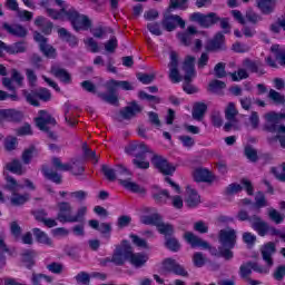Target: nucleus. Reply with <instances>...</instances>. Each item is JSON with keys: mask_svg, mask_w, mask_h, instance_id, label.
<instances>
[{"mask_svg": "<svg viewBox=\"0 0 285 285\" xmlns=\"http://www.w3.org/2000/svg\"><path fill=\"white\" fill-rule=\"evenodd\" d=\"M47 14L55 21H70L73 30L80 32V30H90L92 28V20L86 14H80L79 11L75 8L69 10L66 8L57 9H47Z\"/></svg>", "mask_w": 285, "mask_h": 285, "instance_id": "1", "label": "nucleus"}, {"mask_svg": "<svg viewBox=\"0 0 285 285\" xmlns=\"http://www.w3.org/2000/svg\"><path fill=\"white\" fill-rule=\"evenodd\" d=\"M189 19L206 30L215 28V26L219 23L224 35H230V19L226 17H219L217 12H194L190 14Z\"/></svg>", "mask_w": 285, "mask_h": 285, "instance_id": "2", "label": "nucleus"}, {"mask_svg": "<svg viewBox=\"0 0 285 285\" xmlns=\"http://www.w3.org/2000/svg\"><path fill=\"white\" fill-rule=\"evenodd\" d=\"M88 207L81 206L77 209L76 215L72 216V205L69 202L58 203L57 219L60 224H77L83 222Z\"/></svg>", "mask_w": 285, "mask_h": 285, "instance_id": "3", "label": "nucleus"}, {"mask_svg": "<svg viewBox=\"0 0 285 285\" xmlns=\"http://www.w3.org/2000/svg\"><path fill=\"white\" fill-rule=\"evenodd\" d=\"M108 94H99L98 97L110 104V106H119V96L117 95V90H134L132 85L128 80H116L110 79L106 83Z\"/></svg>", "mask_w": 285, "mask_h": 285, "instance_id": "4", "label": "nucleus"}, {"mask_svg": "<svg viewBox=\"0 0 285 285\" xmlns=\"http://www.w3.org/2000/svg\"><path fill=\"white\" fill-rule=\"evenodd\" d=\"M183 71L185 72L183 83V90L186 95H197L199 88L193 85V79H195L197 72L195 71V57L187 56L183 62Z\"/></svg>", "mask_w": 285, "mask_h": 285, "instance_id": "5", "label": "nucleus"}, {"mask_svg": "<svg viewBox=\"0 0 285 285\" xmlns=\"http://www.w3.org/2000/svg\"><path fill=\"white\" fill-rule=\"evenodd\" d=\"M122 258L124 264L126 262H130L135 268H141V266H146L148 262V256L141 253H132V246L128 244V240H122Z\"/></svg>", "mask_w": 285, "mask_h": 285, "instance_id": "6", "label": "nucleus"}, {"mask_svg": "<svg viewBox=\"0 0 285 285\" xmlns=\"http://www.w3.org/2000/svg\"><path fill=\"white\" fill-rule=\"evenodd\" d=\"M22 95L24 97V99L27 100L28 104H30V106H33L35 108H39V106H41L40 101H45L48 102L50 101V99H52V94L50 92V90L46 89V88H40L39 90H22Z\"/></svg>", "mask_w": 285, "mask_h": 285, "instance_id": "7", "label": "nucleus"}, {"mask_svg": "<svg viewBox=\"0 0 285 285\" xmlns=\"http://www.w3.org/2000/svg\"><path fill=\"white\" fill-rule=\"evenodd\" d=\"M49 125L56 126L57 120L55 117L48 114V111L40 110L39 117L36 118V126L39 128V130H42V132H47L48 138L55 141L57 140V136L55 135V131L50 130V127H48Z\"/></svg>", "mask_w": 285, "mask_h": 285, "instance_id": "8", "label": "nucleus"}, {"mask_svg": "<svg viewBox=\"0 0 285 285\" xmlns=\"http://www.w3.org/2000/svg\"><path fill=\"white\" fill-rule=\"evenodd\" d=\"M142 215L140 216V224L145 226H158L164 222V217L161 214L157 213V208L155 207H142Z\"/></svg>", "mask_w": 285, "mask_h": 285, "instance_id": "9", "label": "nucleus"}, {"mask_svg": "<svg viewBox=\"0 0 285 285\" xmlns=\"http://www.w3.org/2000/svg\"><path fill=\"white\" fill-rule=\"evenodd\" d=\"M226 33L218 31L214 35L213 39L208 40L205 50L206 52H226L228 47L226 46Z\"/></svg>", "mask_w": 285, "mask_h": 285, "instance_id": "10", "label": "nucleus"}, {"mask_svg": "<svg viewBox=\"0 0 285 285\" xmlns=\"http://www.w3.org/2000/svg\"><path fill=\"white\" fill-rule=\"evenodd\" d=\"M151 165L156 170H158L161 175L166 176H173L175 175V170H177V167H175L173 164L168 161L164 156L155 154L151 157Z\"/></svg>", "mask_w": 285, "mask_h": 285, "instance_id": "11", "label": "nucleus"}, {"mask_svg": "<svg viewBox=\"0 0 285 285\" xmlns=\"http://www.w3.org/2000/svg\"><path fill=\"white\" fill-rule=\"evenodd\" d=\"M36 43L39 45V50L47 59H57V49L52 45H48V38L41 35L39 31L33 33Z\"/></svg>", "mask_w": 285, "mask_h": 285, "instance_id": "12", "label": "nucleus"}, {"mask_svg": "<svg viewBox=\"0 0 285 285\" xmlns=\"http://www.w3.org/2000/svg\"><path fill=\"white\" fill-rule=\"evenodd\" d=\"M126 155L135 157V159H144V156L150 153L148 145L144 141H131L125 147Z\"/></svg>", "mask_w": 285, "mask_h": 285, "instance_id": "13", "label": "nucleus"}, {"mask_svg": "<svg viewBox=\"0 0 285 285\" xmlns=\"http://www.w3.org/2000/svg\"><path fill=\"white\" fill-rule=\"evenodd\" d=\"M163 268H165L167 273H171L178 277H188V271H186L181 264L175 261V258H166L163 262Z\"/></svg>", "mask_w": 285, "mask_h": 285, "instance_id": "14", "label": "nucleus"}, {"mask_svg": "<svg viewBox=\"0 0 285 285\" xmlns=\"http://www.w3.org/2000/svg\"><path fill=\"white\" fill-rule=\"evenodd\" d=\"M218 238L223 248H235L237 244V232L235 229H220Z\"/></svg>", "mask_w": 285, "mask_h": 285, "instance_id": "15", "label": "nucleus"}, {"mask_svg": "<svg viewBox=\"0 0 285 285\" xmlns=\"http://www.w3.org/2000/svg\"><path fill=\"white\" fill-rule=\"evenodd\" d=\"M177 26H179V28H186V21L177 14H169L164 17L163 27L167 32H173L177 29Z\"/></svg>", "mask_w": 285, "mask_h": 285, "instance_id": "16", "label": "nucleus"}, {"mask_svg": "<svg viewBox=\"0 0 285 285\" xmlns=\"http://www.w3.org/2000/svg\"><path fill=\"white\" fill-rule=\"evenodd\" d=\"M0 121L21 124V121H23V111L17 109H0Z\"/></svg>", "mask_w": 285, "mask_h": 285, "instance_id": "17", "label": "nucleus"}, {"mask_svg": "<svg viewBox=\"0 0 285 285\" xmlns=\"http://www.w3.org/2000/svg\"><path fill=\"white\" fill-rule=\"evenodd\" d=\"M193 178L197 184H213V181L216 179L213 171L202 167L196 168L193 171Z\"/></svg>", "mask_w": 285, "mask_h": 285, "instance_id": "18", "label": "nucleus"}, {"mask_svg": "<svg viewBox=\"0 0 285 285\" xmlns=\"http://www.w3.org/2000/svg\"><path fill=\"white\" fill-rule=\"evenodd\" d=\"M101 266L115 264V266H124V245L122 243L116 246L111 257H106L100 262Z\"/></svg>", "mask_w": 285, "mask_h": 285, "instance_id": "19", "label": "nucleus"}, {"mask_svg": "<svg viewBox=\"0 0 285 285\" xmlns=\"http://www.w3.org/2000/svg\"><path fill=\"white\" fill-rule=\"evenodd\" d=\"M256 6L261 14L268 17L277 10V0H256Z\"/></svg>", "mask_w": 285, "mask_h": 285, "instance_id": "20", "label": "nucleus"}, {"mask_svg": "<svg viewBox=\"0 0 285 285\" xmlns=\"http://www.w3.org/2000/svg\"><path fill=\"white\" fill-rule=\"evenodd\" d=\"M151 198L154 199L155 204H166L171 196L168 189H161L158 185H153Z\"/></svg>", "mask_w": 285, "mask_h": 285, "instance_id": "21", "label": "nucleus"}, {"mask_svg": "<svg viewBox=\"0 0 285 285\" xmlns=\"http://www.w3.org/2000/svg\"><path fill=\"white\" fill-rule=\"evenodd\" d=\"M2 28L8 35H12V37H18L19 39H26V37H28V29L21 24H10L4 22Z\"/></svg>", "mask_w": 285, "mask_h": 285, "instance_id": "22", "label": "nucleus"}, {"mask_svg": "<svg viewBox=\"0 0 285 285\" xmlns=\"http://www.w3.org/2000/svg\"><path fill=\"white\" fill-rule=\"evenodd\" d=\"M184 237L187 244L191 246V248H204L205 250H208V248H210V244H208V242L199 238L191 232H186Z\"/></svg>", "mask_w": 285, "mask_h": 285, "instance_id": "23", "label": "nucleus"}, {"mask_svg": "<svg viewBox=\"0 0 285 285\" xmlns=\"http://www.w3.org/2000/svg\"><path fill=\"white\" fill-rule=\"evenodd\" d=\"M243 66L249 72L258 75V77H262V75H266V69H264L259 60H252L247 58L243 61Z\"/></svg>", "mask_w": 285, "mask_h": 285, "instance_id": "24", "label": "nucleus"}, {"mask_svg": "<svg viewBox=\"0 0 285 285\" xmlns=\"http://www.w3.org/2000/svg\"><path fill=\"white\" fill-rule=\"evenodd\" d=\"M254 222L252 223V228L257 233L259 237H266L268 235V223L262 220V217L253 215Z\"/></svg>", "mask_w": 285, "mask_h": 285, "instance_id": "25", "label": "nucleus"}, {"mask_svg": "<svg viewBox=\"0 0 285 285\" xmlns=\"http://www.w3.org/2000/svg\"><path fill=\"white\" fill-rule=\"evenodd\" d=\"M276 250L277 247L274 242H268L263 246L261 253L267 266H273V255H275Z\"/></svg>", "mask_w": 285, "mask_h": 285, "instance_id": "26", "label": "nucleus"}, {"mask_svg": "<svg viewBox=\"0 0 285 285\" xmlns=\"http://www.w3.org/2000/svg\"><path fill=\"white\" fill-rule=\"evenodd\" d=\"M141 110H144V108H141V106H139V104L134 100L130 102V106H126L124 109L120 110V115L122 119H132V117L139 115Z\"/></svg>", "mask_w": 285, "mask_h": 285, "instance_id": "27", "label": "nucleus"}, {"mask_svg": "<svg viewBox=\"0 0 285 285\" xmlns=\"http://www.w3.org/2000/svg\"><path fill=\"white\" fill-rule=\"evenodd\" d=\"M187 196L185 199V204L188 208H197L199 204L202 203V196L197 193V189H193L190 187H187L186 189Z\"/></svg>", "mask_w": 285, "mask_h": 285, "instance_id": "28", "label": "nucleus"}, {"mask_svg": "<svg viewBox=\"0 0 285 285\" xmlns=\"http://www.w3.org/2000/svg\"><path fill=\"white\" fill-rule=\"evenodd\" d=\"M32 234L38 244L49 246V248H52L55 246V244L52 243V238H50V236H48L46 232L41 230V228H33Z\"/></svg>", "mask_w": 285, "mask_h": 285, "instance_id": "29", "label": "nucleus"}, {"mask_svg": "<svg viewBox=\"0 0 285 285\" xmlns=\"http://www.w3.org/2000/svg\"><path fill=\"white\" fill-rule=\"evenodd\" d=\"M28 50L26 41H18L12 45L4 43V52L7 55H23Z\"/></svg>", "mask_w": 285, "mask_h": 285, "instance_id": "30", "label": "nucleus"}, {"mask_svg": "<svg viewBox=\"0 0 285 285\" xmlns=\"http://www.w3.org/2000/svg\"><path fill=\"white\" fill-rule=\"evenodd\" d=\"M208 111V105L206 102H195L191 110V117L196 121H202Z\"/></svg>", "mask_w": 285, "mask_h": 285, "instance_id": "31", "label": "nucleus"}, {"mask_svg": "<svg viewBox=\"0 0 285 285\" xmlns=\"http://www.w3.org/2000/svg\"><path fill=\"white\" fill-rule=\"evenodd\" d=\"M58 36L62 41H66L70 46V48H77L79 46V39L70 33L66 28L58 29Z\"/></svg>", "mask_w": 285, "mask_h": 285, "instance_id": "32", "label": "nucleus"}, {"mask_svg": "<svg viewBox=\"0 0 285 285\" xmlns=\"http://www.w3.org/2000/svg\"><path fill=\"white\" fill-rule=\"evenodd\" d=\"M120 186H124L126 190L135 193L136 195H146V189L137 183H132L129 179H119Z\"/></svg>", "mask_w": 285, "mask_h": 285, "instance_id": "33", "label": "nucleus"}, {"mask_svg": "<svg viewBox=\"0 0 285 285\" xmlns=\"http://www.w3.org/2000/svg\"><path fill=\"white\" fill-rule=\"evenodd\" d=\"M51 72L57 79L61 80L62 83H72V76L70 75V72H68V70L59 67H53L51 68Z\"/></svg>", "mask_w": 285, "mask_h": 285, "instance_id": "34", "label": "nucleus"}, {"mask_svg": "<svg viewBox=\"0 0 285 285\" xmlns=\"http://www.w3.org/2000/svg\"><path fill=\"white\" fill-rule=\"evenodd\" d=\"M6 183L7 184H6L4 188H6V190H9V193H11V195L19 193L23 188V185L19 184L17 181V179H14V177H12V176H7Z\"/></svg>", "mask_w": 285, "mask_h": 285, "instance_id": "35", "label": "nucleus"}, {"mask_svg": "<svg viewBox=\"0 0 285 285\" xmlns=\"http://www.w3.org/2000/svg\"><path fill=\"white\" fill-rule=\"evenodd\" d=\"M157 230L160 235H164L165 239L174 237L175 226L170 223H163L157 227Z\"/></svg>", "mask_w": 285, "mask_h": 285, "instance_id": "36", "label": "nucleus"}, {"mask_svg": "<svg viewBox=\"0 0 285 285\" xmlns=\"http://www.w3.org/2000/svg\"><path fill=\"white\" fill-rule=\"evenodd\" d=\"M165 248L171 253H179L181 250V244L175 236H170L169 238H165Z\"/></svg>", "mask_w": 285, "mask_h": 285, "instance_id": "37", "label": "nucleus"}, {"mask_svg": "<svg viewBox=\"0 0 285 285\" xmlns=\"http://www.w3.org/2000/svg\"><path fill=\"white\" fill-rule=\"evenodd\" d=\"M237 115H239V111L235 107V102H228L225 109V119L227 121H237Z\"/></svg>", "mask_w": 285, "mask_h": 285, "instance_id": "38", "label": "nucleus"}, {"mask_svg": "<svg viewBox=\"0 0 285 285\" xmlns=\"http://www.w3.org/2000/svg\"><path fill=\"white\" fill-rule=\"evenodd\" d=\"M30 200V194H19V191H16L12 194L11 197V204L12 206H23V204H27V202Z\"/></svg>", "mask_w": 285, "mask_h": 285, "instance_id": "39", "label": "nucleus"}, {"mask_svg": "<svg viewBox=\"0 0 285 285\" xmlns=\"http://www.w3.org/2000/svg\"><path fill=\"white\" fill-rule=\"evenodd\" d=\"M6 168L13 175H23V165H21L19 159H13L12 161L8 163Z\"/></svg>", "mask_w": 285, "mask_h": 285, "instance_id": "40", "label": "nucleus"}, {"mask_svg": "<svg viewBox=\"0 0 285 285\" xmlns=\"http://www.w3.org/2000/svg\"><path fill=\"white\" fill-rule=\"evenodd\" d=\"M282 29L285 31V14L278 18L276 22L269 24V32H272V35H279Z\"/></svg>", "mask_w": 285, "mask_h": 285, "instance_id": "41", "label": "nucleus"}, {"mask_svg": "<svg viewBox=\"0 0 285 285\" xmlns=\"http://www.w3.org/2000/svg\"><path fill=\"white\" fill-rule=\"evenodd\" d=\"M43 176L46 177V179H49V181H52L53 184L57 185L62 184L63 181L62 176L57 171L45 169Z\"/></svg>", "mask_w": 285, "mask_h": 285, "instance_id": "42", "label": "nucleus"}, {"mask_svg": "<svg viewBox=\"0 0 285 285\" xmlns=\"http://www.w3.org/2000/svg\"><path fill=\"white\" fill-rule=\"evenodd\" d=\"M268 98L277 106H285V96L275 89L269 90Z\"/></svg>", "mask_w": 285, "mask_h": 285, "instance_id": "43", "label": "nucleus"}, {"mask_svg": "<svg viewBox=\"0 0 285 285\" xmlns=\"http://www.w3.org/2000/svg\"><path fill=\"white\" fill-rule=\"evenodd\" d=\"M86 173V167L83 166V163L79 160H75L71 164V175L75 177H81Z\"/></svg>", "mask_w": 285, "mask_h": 285, "instance_id": "44", "label": "nucleus"}, {"mask_svg": "<svg viewBox=\"0 0 285 285\" xmlns=\"http://www.w3.org/2000/svg\"><path fill=\"white\" fill-rule=\"evenodd\" d=\"M263 20L264 18L255 11H247L245 13V21H248V23H252V26H257L259 21H263Z\"/></svg>", "mask_w": 285, "mask_h": 285, "instance_id": "45", "label": "nucleus"}, {"mask_svg": "<svg viewBox=\"0 0 285 285\" xmlns=\"http://www.w3.org/2000/svg\"><path fill=\"white\" fill-rule=\"evenodd\" d=\"M131 164L135 168H138V170H148V168H150V161L146 160V155L142 158H134Z\"/></svg>", "mask_w": 285, "mask_h": 285, "instance_id": "46", "label": "nucleus"}, {"mask_svg": "<svg viewBox=\"0 0 285 285\" xmlns=\"http://www.w3.org/2000/svg\"><path fill=\"white\" fill-rule=\"evenodd\" d=\"M6 255H11L10 248L3 238H0V266H6Z\"/></svg>", "mask_w": 285, "mask_h": 285, "instance_id": "47", "label": "nucleus"}, {"mask_svg": "<svg viewBox=\"0 0 285 285\" xmlns=\"http://www.w3.org/2000/svg\"><path fill=\"white\" fill-rule=\"evenodd\" d=\"M268 206V200H266V196L264 195V191H258L257 196L255 197L254 207L259 210L262 208H266Z\"/></svg>", "mask_w": 285, "mask_h": 285, "instance_id": "48", "label": "nucleus"}, {"mask_svg": "<svg viewBox=\"0 0 285 285\" xmlns=\"http://www.w3.org/2000/svg\"><path fill=\"white\" fill-rule=\"evenodd\" d=\"M169 10H188V0H169Z\"/></svg>", "mask_w": 285, "mask_h": 285, "instance_id": "49", "label": "nucleus"}, {"mask_svg": "<svg viewBox=\"0 0 285 285\" xmlns=\"http://www.w3.org/2000/svg\"><path fill=\"white\" fill-rule=\"evenodd\" d=\"M224 88H226V82L218 79L212 80L208 85L209 92H217V90H224Z\"/></svg>", "mask_w": 285, "mask_h": 285, "instance_id": "50", "label": "nucleus"}, {"mask_svg": "<svg viewBox=\"0 0 285 285\" xmlns=\"http://www.w3.org/2000/svg\"><path fill=\"white\" fill-rule=\"evenodd\" d=\"M242 190H244V187L242 185L237 183H232L225 188L224 195H235L237 193H242Z\"/></svg>", "mask_w": 285, "mask_h": 285, "instance_id": "51", "label": "nucleus"}, {"mask_svg": "<svg viewBox=\"0 0 285 285\" xmlns=\"http://www.w3.org/2000/svg\"><path fill=\"white\" fill-rule=\"evenodd\" d=\"M101 170H102V174L105 175L106 179H108V181H115V179H117L116 169H112V168L108 167L107 165H102Z\"/></svg>", "mask_w": 285, "mask_h": 285, "instance_id": "52", "label": "nucleus"}, {"mask_svg": "<svg viewBox=\"0 0 285 285\" xmlns=\"http://www.w3.org/2000/svg\"><path fill=\"white\" fill-rule=\"evenodd\" d=\"M232 77V81H242L243 79H248L249 75L248 71H246V69H238L235 72L230 73Z\"/></svg>", "mask_w": 285, "mask_h": 285, "instance_id": "53", "label": "nucleus"}, {"mask_svg": "<svg viewBox=\"0 0 285 285\" xmlns=\"http://www.w3.org/2000/svg\"><path fill=\"white\" fill-rule=\"evenodd\" d=\"M214 72L217 79H224V77H226V63L224 62L216 63L214 67Z\"/></svg>", "mask_w": 285, "mask_h": 285, "instance_id": "54", "label": "nucleus"}, {"mask_svg": "<svg viewBox=\"0 0 285 285\" xmlns=\"http://www.w3.org/2000/svg\"><path fill=\"white\" fill-rule=\"evenodd\" d=\"M242 33L246 39H253L257 35L255 26L243 24Z\"/></svg>", "mask_w": 285, "mask_h": 285, "instance_id": "55", "label": "nucleus"}, {"mask_svg": "<svg viewBox=\"0 0 285 285\" xmlns=\"http://www.w3.org/2000/svg\"><path fill=\"white\" fill-rule=\"evenodd\" d=\"M268 217L269 219H272V222L276 223V224H282V222H284V214H279V212H277V209L272 208L268 212Z\"/></svg>", "mask_w": 285, "mask_h": 285, "instance_id": "56", "label": "nucleus"}, {"mask_svg": "<svg viewBox=\"0 0 285 285\" xmlns=\"http://www.w3.org/2000/svg\"><path fill=\"white\" fill-rule=\"evenodd\" d=\"M119 48V41L117 40V37H111L106 43H105V50L107 52H115Z\"/></svg>", "mask_w": 285, "mask_h": 285, "instance_id": "57", "label": "nucleus"}, {"mask_svg": "<svg viewBox=\"0 0 285 285\" xmlns=\"http://www.w3.org/2000/svg\"><path fill=\"white\" fill-rule=\"evenodd\" d=\"M244 155L249 159V161H257L259 159V156H257V150L252 148L250 146H246L244 149Z\"/></svg>", "mask_w": 285, "mask_h": 285, "instance_id": "58", "label": "nucleus"}, {"mask_svg": "<svg viewBox=\"0 0 285 285\" xmlns=\"http://www.w3.org/2000/svg\"><path fill=\"white\" fill-rule=\"evenodd\" d=\"M98 232L107 239H110V233H112V226L109 223H101L98 227Z\"/></svg>", "mask_w": 285, "mask_h": 285, "instance_id": "59", "label": "nucleus"}, {"mask_svg": "<svg viewBox=\"0 0 285 285\" xmlns=\"http://www.w3.org/2000/svg\"><path fill=\"white\" fill-rule=\"evenodd\" d=\"M77 284L89 285L90 284V274L86 272H80L75 276Z\"/></svg>", "mask_w": 285, "mask_h": 285, "instance_id": "60", "label": "nucleus"}, {"mask_svg": "<svg viewBox=\"0 0 285 285\" xmlns=\"http://www.w3.org/2000/svg\"><path fill=\"white\" fill-rule=\"evenodd\" d=\"M23 262L27 264V268H32L35 266V252L33 250H27L23 254Z\"/></svg>", "mask_w": 285, "mask_h": 285, "instance_id": "61", "label": "nucleus"}, {"mask_svg": "<svg viewBox=\"0 0 285 285\" xmlns=\"http://www.w3.org/2000/svg\"><path fill=\"white\" fill-rule=\"evenodd\" d=\"M31 215L35 217L36 222H41L43 224V220L48 217V212L43 208L33 209L31 210Z\"/></svg>", "mask_w": 285, "mask_h": 285, "instance_id": "62", "label": "nucleus"}, {"mask_svg": "<svg viewBox=\"0 0 285 285\" xmlns=\"http://www.w3.org/2000/svg\"><path fill=\"white\" fill-rule=\"evenodd\" d=\"M132 222V217L129 215H121L118 217L117 226L118 228H126L130 226V223Z\"/></svg>", "mask_w": 285, "mask_h": 285, "instance_id": "63", "label": "nucleus"}, {"mask_svg": "<svg viewBox=\"0 0 285 285\" xmlns=\"http://www.w3.org/2000/svg\"><path fill=\"white\" fill-rule=\"evenodd\" d=\"M282 168H283V174H281L279 170H277V167H272L271 173L272 175H274L276 179H278V181L285 183V163L282 164Z\"/></svg>", "mask_w": 285, "mask_h": 285, "instance_id": "64", "label": "nucleus"}]
</instances>
